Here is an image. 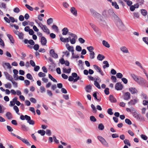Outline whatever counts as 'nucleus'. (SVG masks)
<instances>
[{"mask_svg":"<svg viewBox=\"0 0 148 148\" xmlns=\"http://www.w3.org/2000/svg\"><path fill=\"white\" fill-rule=\"evenodd\" d=\"M13 11L14 12L18 13L19 12L20 10L18 8L16 7L14 9Z\"/></svg>","mask_w":148,"mask_h":148,"instance_id":"obj_64","label":"nucleus"},{"mask_svg":"<svg viewBox=\"0 0 148 148\" xmlns=\"http://www.w3.org/2000/svg\"><path fill=\"white\" fill-rule=\"evenodd\" d=\"M141 12L143 16H145L147 14V11L144 9H142L141 10Z\"/></svg>","mask_w":148,"mask_h":148,"instance_id":"obj_44","label":"nucleus"},{"mask_svg":"<svg viewBox=\"0 0 148 148\" xmlns=\"http://www.w3.org/2000/svg\"><path fill=\"white\" fill-rule=\"evenodd\" d=\"M98 139L101 142L102 144L104 146L108 147V144L106 140L102 137L100 136H97Z\"/></svg>","mask_w":148,"mask_h":148,"instance_id":"obj_3","label":"nucleus"},{"mask_svg":"<svg viewBox=\"0 0 148 148\" xmlns=\"http://www.w3.org/2000/svg\"><path fill=\"white\" fill-rule=\"evenodd\" d=\"M77 113L81 118L83 119L84 118V116L82 112L80 111H78Z\"/></svg>","mask_w":148,"mask_h":148,"instance_id":"obj_55","label":"nucleus"},{"mask_svg":"<svg viewBox=\"0 0 148 148\" xmlns=\"http://www.w3.org/2000/svg\"><path fill=\"white\" fill-rule=\"evenodd\" d=\"M24 42L25 44H29L30 45H33L35 44L34 41L32 39L28 40L27 39H25L24 40Z\"/></svg>","mask_w":148,"mask_h":148,"instance_id":"obj_15","label":"nucleus"},{"mask_svg":"<svg viewBox=\"0 0 148 148\" xmlns=\"http://www.w3.org/2000/svg\"><path fill=\"white\" fill-rule=\"evenodd\" d=\"M71 68L68 69L64 68L63 69V71L64 73H69L71 71Z\"/></svg>","mask_w":148,"mask_h":148,"instance_id":"obj_34","label":"nucleus"},{"mask_svg":"<svg viewBox=\"0 0 148 148\" xmlns=\"http://www.w3.org/2000/svg\"><path fill=\"white\" fill-rule=\"evenodd\" d=\"M34 49L36 50L37 51L38 50L39 48V46L38 44H35L34 45V46L33 47Z\"/></svg>","mask_w":148,"mask_h":148,"instance_id":"obj_59","label":"nucleus"},{"mask_svg":"<svg viewBox=\"0 0 148 148\" xmlns=\"http://www.w3.org/2000/svg\"><path fill=\"white\" fill-rule=\"evenodd\" d=\"M7 36L10 40L11 42L12 43H14V40L12 36L10 34H7Z\"/></svg>","mask_w":148,"mask_h":148,"instance_id":"obj_26","label":"nucleus"},{"mask_svg":"<svg viewBox=\"0 0 148 148\" xmlns=\"http://www.w3.org/2000/svg\"><path fill=\"white\" fill-rule=\"evenodd\" d=\"M119 26H118V27L120 29H122L124 27V25L122 22H119Z\"/></svg>","mask_w":148,"mask_h":148,"instance_id":"obj_53","label":"nucleus"},{"mask_svg":"<svg viewBox=\"0 0 148 148\" xmlns=\"http://www.w3.org/2000/svg\"><path fill=\"white\" fill-rule=\"evenodd\" d=\"M120 49L121 51L123 53H129V50L125 46H122L120 47Z\"/></svg>","mask_w":148,"mask_h":148,"instance_id":"obj_13","label":"nucleus"},{"mask_svg":"<svg viewBox=\"0 0 148 148\" xmlns=\"http://www.w3.org/2000/svg\"><path fill=\"white\" fill-rule=\"evenodd\" d=\"M125 122L126 123L129 125H130L132 124L131 121L130 119H125Z\"/></svg>","mask_w":148,"mask_h":148,"instance_id":"obj_57","label":"nucleus"},{"mask_svg":"<svg viewBox=\"0 0 148 148\" xmlns=\"http://www.w3.org/2000/svg\"><path fill=\"white\" fill-rule=\"evenodd\" d=\"M40 42L42 45H46L47 42V40L44 37H42L41 38Z\"/></svg>","mask_w":148,"mask_h":148,"instance_id":"obj_18","label":"nucleus"},{"mask_svg":"<svg viewBox=\"0 0 148 148\" xmlns=\"http://www.w3.org/2000/svg\"><path fill=\"white\" fill-rule=\"evenodd\" d=\"M123 97L124 100H128L130 99V94L129 92H125L123 94Z\"/></svg>","mask_w":148,"mask_h":148,"instance_id":"obj_8","label":"nucleus"},{"mask_svg":"<svg viewBox=\"0 0 148 148\" xmlns=\"http://www.w3.org/2000/svg\"><path fill=\"white\" fill-rule=\"evenodd\" d=\"M90 25L93 29L95 32L96 33H99V30L98 28L97 27H96L95 25L93 23H90Z\"/></svg>","mask_w":148,"mask_h":148,"instance_id":"obj_14","label":"nucleus"},{"mask_svg":"<svg viewBox=\"0 0 148 148\" xmlns=\"http://www.w3.org/2000/svg\"><path fill=\"white\" fill-rule=\"evenodd\" d=\"M4 74L6 77V78L7 79L10 81H12V80L13 78L11 75H9L7 72H4Z\"/></svg>","mask_w":148,"mask_h":148,"instance_id":"obj_19","label":"nucleus"},{"mask_svg":"<svg viewBox=\"0 0 148 148\" xmlns=\"http://www.w3.org/2000/svg\"><path fill=\"white\" fill-rule=\"evenodd\" d=\"M5 116L8 119H11L12 118V114L9 112L6 113Z\"/></svg>","mask_w":148,"mask_h":148,"instance_id":"obj_36","label":"nucleus"},{"mask_svg":"<svg viewBox=\"0 0 148 148\" xmlns=\"http://www.w3.org/2000/svg\"><path fill=\"white\" fill-rule=\"evenodd\" d=\"M109 99L111 102H115L116 101V99L112 95H110L109 96Z\"/></svg>","mask_w":148,"mask_h":148,"instance_id":"obj_30","label":"nucleus"},{"mask_svg":"<svg viewBox=\"0 0 148 148\" xmlns=\"http://www.w3.org/2000/svg\"><path fill=\"white\" fill-rule=\"evenodd\" d=\"M2 66L5 70L10 69L12 68L10 64L8 62H3L2 63Z\"/></svg>","mask_w":148,"mask_h":148,"instance_id":"obj_7","label":"nucleus"},{"mask_svg":"<svg viewBox=\"0 0 148 148\" xmlns=\"http://www.w3.org/2000/svg\"><path fill=\"white\" fill-rule=\"evenodd\" d=\"M141 97H142L145 99H148V97H147V95L145 94L144 93H142L141 95Z\"/></svg>","mask_w":148,"mask_h":148,"instance_id":"obj_52","label":"nucleus"},{"mask_svg":"<svg viewBox=\"0 0 148 148\" xmlns=\"http://www.w3.org/2000/svg\"><path fill=\"white\" fill-rule=\"evenodd\" d=\"M9 18L10 19V22L11 21L12 23H14L15 22H17V20H15L14 19V18L12 16L10 17H9Z\"/></svg>","mask_w":148,"mask_h":148,"instance_id":"obj_54","label":"nucleus"},{"mask_svg":"<svg viewBox=\"0 0 148 148\" xmlns=\"http://www.w3.org/2000/svg\"><path fill=\"white\" fill-rule=\"evenodd\" d=\"M90 120L92 122H95L96 121L97 119L93 116H91L90 117Z\"/></svg>","mask_w":148,"mask_h":148,"instance_id":"obj_51","label":"nucleus"},{"mask_svg":"<svg viewBox=\"0 0 148 148\" xmlns=\"http://www.w3.org/2000/svg\"><path fill=\"white\" fill-rule=\"evenodd\" d=\"M92 15L95 17L98 18L100 24L101 25H105L106 24V22L103 17L99 13L96 12L92 9H90Z\"/></svg>","mask_w":148,"mask_h":148,"instance_id":"obj_1","label":"nucleus"},{"mask_svg":"<svg viewBox=\"0 0 148 148\" xmlns=\"http://www.w3.org/2000/svg\"><path fill=\"white\" fill-rule=\"evenodd\" d=\"M76 50L78 51H80L82 50L81 47L79 45H77L76 47Z\"/></svg>","mask_w":148,"mask_h":148,"instance_id":"obj_61","label":"nucleus"},{"mask_svg":"<svg viewBox=\"0 0 148 148\" xmlns=\"http://www.w3.org/2000/svg\"><path fill=\"white\" fill-rule=\"evenodd\" d=\"M112 5L116 9H119V7L118 5L117 4V3L116 2H112Z\"/></svg>","mask_w":148,"mask_h":148,"instance_id":"obj_40","label":"nucleus"},{"mask_svg":"<svg viewBox=\"0 0 148 148\" xmlns=\"http://www.w3.org/2000/svg\"><path fill=\"white\" fill-rule=\"evenodd\" d=\"M38 133L40 134L41 136H43L45 133V131L43 130H39L38 131Z\"/></svg>","mask_w":148,"mask_h":148,"instance_id":"obj_37","label":"nucleus"},{"mask_svg":"<svg viewBox=\"0 0 148 148\" xmlns=\"http://www.w3.org/2000/svg\"><path fill=\"white\" fill-rule=\"evenodd\" d=\"M137 83L142 86H144L147 83V81L144 78L140 77Z\"/></svg>","mask_w":148,"mask_h":148,"instance_id":"obj_5","label":"nucleus"},{"mask_svg":"<svg viewBox=\"0 0 148 148\" xmlns=\"http://www.w3.org/2000/svg\"><path fill=\"white\" fill-rule=\"evenodd\" d=\"M5 86L6 88H10L12 87L11 84L10 83H8L4 85Z\"/></svg>","mask_w":148,"mask_h":148,"instance_id":"obj_46","label":"nucleus"},{"mask_svg":"<svg viewBox=\"0 0 148 148\" xmlns=\"http://www.w3.org/2000/svg\"><path fill=\"white\" fill-rule=\"evenodd\" d=\"M62 34L64 35H65L67 34L69 30L67 28L65 27L62 30Z\"/></svg>","mask_w":148,"mask_h":148,"instance_id":"obj_28","label":"nucleus"},{"mask_svg":"<svg viewBox=\"0 0 148 148\" xmlns=\"http://www.w3.org/2000/svg\"><path fill=\"white\" fill-rule=\"evenodd\" d=\"M104 58V56L101 54H99L97 56V59L100 61L102 60Z\"/></svg>","mask_w":148,"mask_h":148,"instance_id":"obj_33","label":"nucleus"},{"mask_svg":"<svg viewBox=\"0 0 148 148\" xmlns=\"http://www.w3.org/2000/svg\"><path fill=\"white\" fill-rule=\"evenodd\" d=\"M70 38L69 37L68 38H64L63 37H61L60 38V40L62 42H69L70 41Z\"/></svg>","mask_w":148,"mask_h":148,"instance_id":"obj_24","label":"nucleus"},{"mask_svg":"<svg viewBox=\"0 0 148 148\" xmlns=\"http://www.w3.org/2000/svg\"><path fill=\"white\" fill-rule=\"evenodd\" d=\"M141 137L142 139L145 140H146L147 139V137L145 135H141Z\"/></svg>","mask_w":148,"mask_h":148,"instance_id":"obj_63","label":"nucleus"},{"mask_svg":"<svg viewBox=\"0 0 148 148\" xmlns=\"http://www.w3.org/2000/svg\"><path fill=\"white\" fill-rule=\"evenodd\" d=\"M115 88L118 90H121L122 89L123 86L120 83H117L115 85Z\"/></svg>","mask_w":148,"mask_h":148,"instance_id":"obj_12","label":"nucleus"},{"mask_svg":"<svg viewBox=\"0 0 148 148\" xmlns=\"http://www.w3.org/2000/svg\"><path fill=\"white\" fill-rule=\"evenodd\" d=\"M104 128V126L102 123H100L98 125V128L99 130H103Z\"/></svg>","mask_w":148,"mask_h":148,"instance_id":"obj_41","label":"nucleus"},{"mask_svg":"<svg viewBox=\"0 0 148 148\" xmlns=\"http://www.w3.org/2000/svg\"><path fill=\"white\" fill-rule=\"evenodd\" d=\"M52 28L56 32L58 33L59 29L58 27L55 25H53L52 26Z\"/></svg>","mask_w":148,"mask_h":148,"instance_id":"obj_27","label":"nucleus"},{"mask_svg":"<svg viewBox=\"0 0 148 148\" xmlns=\"http://www.w3.org/2000/svg\"><path fill=\"white\" fill-rule=\"evenodd\" d=\"M108 113L110 115H112L113 113L112 112V110L111 108H109L107 110Z\"/></svg>","mask_w":148,"mask_h":148,"instance_id":"obj_58","label":"nucleus"},{"mask_svg":"<svg viewBox=\"0 0 148 148\" xmlns=\"http://www.w3.org/2000/svg\"><path fill=\"white\" fill-rule=\"evenodd\" d=\"M94 68L95 69L97 72H99L101 75L103 76L104 75V73L101 70V68L96 65H93Z\"/></svg>","mask_w":148,"mask_h":148,"instance_id":"obj_6","label":"nucleus"},{"mask_svg":"<svg viewBox=\"0 0 148 148\" xmlns=\"http://www.w3.org/2000/svg\"><path fill=\"white\" fill-rule=\"evenodd\" d=\"M53 19L52 18H50L48 19L47 21V24L49 25H50L53 22Z\"/></svg>","mask_w":148,"mask_h":148,"instance_id":"obj_45","label":"nucleus"},{"mask_svg":"<svg viewBox=\"0 0 148 148\" xmlns=\"http://www.w3.org/2000/svg\"><path fill=\"white\" fill-rule=\"evenodd\" d=\"M133 116L138 120H140L142 119V117L141 115L138 113L136 110L134 111L132 113Z\"/></svg>","mask_w":148,"mask_h":148,"instance_id":"obj_4","label":"nucleus"},{"mask_svg":"<svg viewBox=\"0 0 148 148\" xmlns=\"http://www.w3.org/2000/svg\"><path fill=\"white\" fill-rule=\"evenodd\" d=\"M26 120L27 121V123L30 125H34V122L33 120H31L30 117L28 116H25Z\"/></svg>","mask_w":148,"mask_h":148,"instance_id":"obj_11","label":"nucleus"},{"mask_svg":"<svg viewBox=\"0 0 148 148\" xmlns=\"http://www.w3.org/2000/svg\"><path fill=\"white\" fill-rule=\"evenodd\" d=\"M49 53L51 56L55 58H58V55L57 54L55 53L53 49H51Z\"/></svg>","mask_w":148,"mask_h":148,"instance_id":"obj_10","label":"nucleus"},{"mask_svg":"<svg viewBox=\"0 0 148 148\" xmlns=\"http://www.w3.org/2000/svg\"><path fill=\"white\" fill-rule=\"evenodd\" d=\"M102 44L103 46L107 48H109L110 47V45L108 42L105 40H103L102 41Z\"/></svg>","mask_w":148,"mask_h":148,"instance_id":"obj_31","label":"nucleus"},{"mask_svg":"<svg viewBox=\"0 0 148 148\" xmlns=\"http://www.w3.org/2000/svg\"><path fill=\"white\" fill-rule=\"evenodd\" d=\"M25 5L26 7L30 10L32 11L33 10V8L29 5L28 4H26Z\"/></svg>","mask_w":148,"mask_h":148,"instance_id":"obj_60","label":"nucleus"},{"mask_svg":"<svg viewBox=\"0 0 148 148\" xmlns=\"http://www.w3.org/2000/svg\"><path fill=\"white\" fill-rule=\"evenodd\" d=\"M135 109L133 108H126V110L128 112H131L132 113L133 112L135 111Z\"/></svg>","mask_w":148,"mask_h":148,"instance_id":"obj_43","label":"nucleus"},{"mask_svg":"<svg viewBox=\"0 0 148 148\" xmlns=\"http://www.w3.org/2000/svg\"><path fill=\"white\" fill-rule=\"evenodd\" d=\"M92 87L90 85L86 86L85 88V90L86 92L88 93L91 92L92 91Z\"/></svg>","mask_w":148,"mask_h":148,"instance_id":"obj_16","label":"nucleus"},{"mask_svg":"<svg viewBox=\"0 0 148 148\" xmlns=\"http://www.w3.org/2000/svg\"><path fill=\"white\" fill-rule=\"evenodd\" d=\"M48 76L49 78L53 82L56 83L57 82V80L55 78H54L51 74H49Z\"/></svg>","mask_w":148,"mask_h":148,"instance_id":"obj_42","label":"nucleus"},{"mask_svg":"<svg viewBox=\"0 0 148 148\" xmlns=\"http://www.w3.org/2000/svg\"><path fill=\"white\" fill-rule=\"evenodd\" d=\"M95 53L93 52H90V58L91 59H93L95 58Z\"/></svg>","mask_w":148,"mask_h":148,"instance_id":"obj_47","label":"nucleus"},{"mask_svg":"<svg viewBox=\"0 0 148 148\" xmlns=\"http://www.w3.org/2000/svg\"><path fill=\"white\" fill-rule=\"evenodd\" d=\"M131 76L134 79V80L137 82L139 80V78L137 75L134 74H132L131 75Z\"/></svg>","mask_w":148,"mask_h":148,"instance_id":"obj_21","label":"nucleus"},{"mask_svg":"<svg viewBox=\"0 0 148 148\" xmlns=\"http://www.w3.org/2000/svg\"><path fill=\"white\" fill-rule=\"evenodd\" d=\"M69 38H70V42L72 44H73L75 43L76 42V38H72V39H71V38L70 37H69Z\"/></svg>","mask_w":148,"mask_h":148,"instance_id":"obj_38","label":"nucleus"},{"mask_svg":"<svg viewBox=\"0 0 148 148\" xmlns=\"http://www.w3.org/2000/svg\"><path fill=\"white\" fill-rule=\"evenodd\" d=\"M79 79V77H78L77 78H75V79L72 76H70L69 77V81H74V82H76Z\"/></svg>","mask_w":148,"mask_h":148,"instance_id":"obj_23","label":"nucleus"},{"mask_svg":"<svg viewBox=\"0 0 148 148\" xmlns=\"http://www.w3.org/2000/svg\"><path fill=\"white\" fill-rule=\"evenodd\" d=\"M14 110L18 114H19V113H18L19 110L18 109V108L16 106H14L13 107Z\"/></svg>","mask_w":148,"mask_h":148,"instance_id":"obj_56","label":"nucleus"},{"mask_svg":"<svg viewBox=\"0 0 148 148\" xmlns=\"http://www.w3.org/2000/svg\"><path fill=\"white\" fill-rule=\"evenodd\" d=\"M87 49L88 50V51L90 52H93V50H94V48L92 47H87Z\"/></svg>","mask_w":148,"mask_h":148,"instance_id":"obj_49","label":"nucleus"},{"mask_svg":"<svg viewBox=\"0 0 148 148\" xmlns=\"http://www.w3.org/2000/svg\"><path fill=\"white\" fill-rule=\"evenodd\" d=\"M66 47L67 49L70 51H71L74 50V48L73 46H70L69 45L68 43L66 44Z\"/></svg>","mask_w":148,"mask_h":148,"instance_id":"obj_25","label":"nucleus"},{"mask_svg":"<svg viewBox=\"0 0 148 148\" xmlns=\"http://www.w3.org/2000/svg\"><path fill=\"white\" fill-rule=\"evenodd\" d=\"M129 90L132 94L136 93L138 92V90L134 88H129Z\"/></svg>","mask_w":148,"mask_h":148,"instance_id":"obj_20","label":"nucleus"},{"mask_svg":"<svg viewBox=\"0 0 148 148\" xmlns=\"http://www.w3.org/2000/svg\"><path fill=\"white\" fill-rule=\"evenodd\" d=\"M26 77L28 79H29L30 80H32L33 79L32 75L30 73H28Z\"/></svg>","mask_w":148,"mask_h":148,"instance_id":"obj_62","label":"nucleus"},{"mask_svg":"<svg viewBox=\"0 0 148 148\" xmlns=\"http://www.w3.org/2000/svg\"><path fill=\"white\" fill-rule=\"evenodd\" d=\"M124 143L125 144L129 146H131V144L130 143L129 140L125 139L123 141Z\"/></svg>","mask_w":148,"mask_h":148,"instance_id":"obj_39","label":"nucleus"},{"mask_svg":"<svg viewBox=\"0 0 148 148\" xmlns=\"http://www.w3.org/2000/svg\"><path fill=\"white\" fill-rule=\"evenodd\" d=\"M104 64H105L103 66V68L105 69L106 67H108L109 66V64H108V62L107 61H104L103 62Z\"/></svg>","mask_w":148,"mask_h":148,"instance_id":"obj_35","label":"nucleus"},{"mask_svg":"<svg viewBox=\"0 0 148 148\" xmlns=\"http://www.w3.org/2000/svg\"><path fill=\"white\" fill-rule=\"evenodd\" d=\"M133 18L134 19H138L139 18V14L138 12H134L133 13Z\"/></svg>","mask_w":148,"mask_h":148,"instance_id":"obj_29","label":"nucleus"},{"mask_svg":"<svg viewBox=\"0 0 148 148\" xmlns=\"http://www.w3.org/2000/svg\"><path fill=\"white\" fill-rule=\"evenodd\" d=\"M42 31L45 33L47 34H49L50 31L49 29L45 25H42V28H41Z\"/></svg>","mask_w":148,"mask_h":148,"instance_id":"obj_9","label":"nucleus"},{"mask_svg":"<svg viewBox=\"0 0 148 148\" xmlns=\"http://www.w3.org/2000/svg\"><path fill=\"white\" fill-rule=\"evenodd\" d=\"M15 101H16V97H14L12 99V100L10 101V106H14L15 104Z\"/></svg>","mask_w":148,"mask_h":148,"instance_id":"obj_32","label":"nucleus"},{"mask_svg":"<svg viewBox=\"0 0 148 148\" xmlns=\"http://www.w3.org/2000/svg\"><path fill=\"white\" fill-rule=\"evenodd\" d=\"M138 101V100L137 99H134L131 100L128 102V104L131 105H134L137 103Z\"/></svg>","mask_w":148,"mask_h":148,"instance_id":"obj_22","label":"nucleus"},{"mask_svg":"<svg viewBox=\"0 0 148 148\" xmlns=\"http://www.w3.org/2000/svg\"><path fill=\"white\" fill-rule=\"evenodd\" d=\"M94 85L98 88L99 89L101 88V87L99 84L96 81L94 82Z\"/></svg>","mask_w":148,"mask_h":148,"instance_id":"obj_48","label":"nucleus"},{"mask_svg":"<svg viewBox=\"0 0 148 148\" xmlns=\"http://www.w3.org/2000/svg\"><path fill=\"white\" fill-rule=\"evenodd\" d=\"M70 11L74 16H77V11L75 8L74 7H72L70 9Z\"/></svg>","mask_w":148,"mask_h":148,"instance_id":"obj_17","label":"nucleus"},{"mask_svg":"<svg viewBox=\"0 0 148 148\" xmlns=\"http://www.w3.org/2000/svg\"><path fill=\"white\" fill-rule=\"evenodd\" d=\"M38 76L40 77H44L46 76V74L42 72H40L38 73Z\"/></svg>","mask_w":148,"mask_h":148,"instance_id":"obj_50","label":"nucleus"},{"mask_svg":"<svg viewBox=\"0 0 148 148\" xmlns=\"http://www.w3.org/2000/svg\"><path fill=\"white\" fill-rule=\"evenodd\" d=\"M11 134L12 135L14 136H16L18 138L21 140L23 143L24 144L30 146L31 145L29 142L26 139L22 138L18 136H16L13 133H11Z\"/></svg>","mask_w":148,"mask_h":148,"instance_id":"obj_2","label":"nucleus"}]
</instances>
